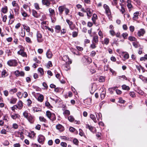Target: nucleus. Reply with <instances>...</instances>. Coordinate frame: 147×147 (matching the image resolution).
<instances>
[{
    "instance_id": "obj_27",
    "label": "nucleus",
    "mask_w": 147,
    "mask_h": 147,
    "mask_svg": "<svg viewBox=\"0 0 147 147\" xmlns=\"http://www.w3.org/2000/svg\"><path fill=\"white\" fill-rule=\"evenodd\" d=\"M90 117L93 121L95 123L97 122V120L96 119V117L94 115L92 114H91L90 115Z\"/></svg>"
},
{
    "instance_id": "obj_28",
    "label": "nucleus",
    "mask_w": 147,
    "mask_h": 147,
    "mask_svg": "<svg viewBox=\"0 0 147 147\" xmlns=\"http://www.w3.org/2000/svg\"><path fill=\"white\" fill-rule=\"evenodd\" d=\"M17 100V99L16 98H12L10 99V103L11 104H14Z\"/></svg>"
},
{
    "instance_id": "obj_9",
    "label": "nucleus",
    "mask_w": 147,
    "mask_h": 147,
    "mask_svg": "<svg viewBox=\"0 0 147 147\" xmlns=\"http://www.w3.org/2000/svg\"><path fill=\"white\" fill-rule=\"evenodd\" d=\"M42 2L43 5L48 7H49L51 4L50 0H42Z\"/></svg>"
},
{
    "instance_id": "obj_64",
    "label": "nucleus",
    "mask_w": 147,
    "mask_h": 147,
    "mask_svg": "<svg viewBox=\"0 0 147 147\" xmlns=\"http://www.w3.org/2000/svg\"><path fill=\"white\" fill-rule=\"evenodd\" d=\"M14 147H20L21 145L19 143H16L13 144Z\"/></svg>"
},
{
    "instance_id": "obj_49",
    "label": "nucleus",
    "mask_w": 147,
    "mask_h": 147,
    "mask_svg": "<svg viewBox=\"0 0 147 147\" xmlns=\"http://www.w3.org/2000/svg\"><path fill=\"white\" fill-rule=\"evenodd\" d=\"M60 144L63 147H66L67 146V144L65 142H61Z\"/></svg>"
},
{
    "instance_id": "obj_42",
    "label": "nucleus",
    "mask_w": 147,
    "mask_h": 147,
    "mask_svg": "<svg viewBox=\"0 0 147 147\" xmlns=\"http://www.w3.org/2000/svg\"><path fill=\"white\" fill-rule=\"evenodd\" d=\"M129 94L132 97L134 98L136 96L135 93L134 92H130L129 93Z\"/></svg>"
},
{
    "instance_id": "obj_21",
    "label": "nucleus",
    "mask_w": 147,
    "mask_h": 147,
    "mask_svg": "<svg viewBox=\"0 0 147 147\" xmlns=\"http://www.w3.org/2000/svg\"><path fill=\"white\" fill-rule=\"evenodd\" d=\"M18 107V109H21L23 107V103L21 101H19L17 105Z\"/></svg>"
},
{
    "instance_id": "obj_52",
    "label": "nucleus",
    "mask_w": 147,
    "mask_h": 147,
    "mask_svg": "<svg viewBox=\"0 0 147 147\" xmlns=\"http://www.w3.org/2000/svg\"><path fill=\"white\" fill-rule=\"evenodd\" d=\"M33 110L34 112H37L39 111H41V110H40L39 108L36 107L34 108L33 109Z\"/></svg>"
},
{
    "instance_id": "obj_13",
    "label": "nucleus",
    "mask_w": 147,
    "mask_h": 147,
    "mask_svg": "<svg viewBox=\"0 0 147 147\" xmlns=\"http://www.w3.org/2000/svg\"><path fill=\"white\" fill-rule=\"evenodd\" d=\"M56 127L57 129L59 130L60 131H63L64 129V127L60 124H58L56 126Z\"/></svg>"
},
{
    "instance_id": "obj_38",
    "label": "nucleus",
    "mask_w": 147,
    "mask_h": 147,
    "mask_svg": "<svg viewBox=\"0 0 147 147\" xmlns=\"http://www.w3.org/2000/svg\"><path fill=\"white\" fill-rule=\"evenodd\" d=\"M79 134L81 136H84V134L83 130L81 129H79Z\"/></svg>"
},
{
    "instance_id": "obj_46",
    "label": "nucleus",
    "mask_w": 147,
    "mask_h": 147,
    "mask_svg": "<svg viewBox=\"0 0 147 147\" xmlns=\"http://www.w3.org/2000/svg\"><path fill=\"white\" fill-rule=\"evenodd\" d=\"M121 9H119L120 11L123 14L125 11L124 8L122 6V4H121Z\"/></svg>"
},
{
    "instance_id": "obj_44",
    "label": "nucleus",
    "mask_w": 147,
    "mask_h": 147,
    "mask_svg": "<svg viewBox=\"0 0 147 147\" xmlns=\"http://www.w3.org/2000/svg\"><path fill=\"white\" fill-rule=\"evenodd\" d=\"M68 120L70 122H73L74 120V118L72 116H70L68 117Z\"/></svg>"
},
{
    "instance_id": "obj_17",
    "label": "nucleus",
    "mask_w": 147,
    "mask_h": 147,
    "mask_svg": "<svg viewBox=\"0 0 147 147\" xmlns=\"http://www.w3.org/2000/svg\"><path fill=\"white\" fill-rule=\"evenodd\" d=\"M97 18L98 17L97 15L95 13L93 15L92 19L94 24H95L96 20L97 19Z\"/></svg>"
},
{
    "instance_id": "obj_32",
    "label": "nucleus",
    "mask_w": 147,
    "mask_h": 147,
    "mask_svg": "<svg viewBox=\"0 0 147 147\" xmlns=\"http://www.w3.org/2000/svg\"><path fill=\"white\" fill-rule=\"evenodd\" d=\"M56 31L57 32H59L61 28L60 26H56L55 28Z\"/></svg>"
},
{
    "instance_id": "obj_11",
    "label": "nucleus",
    "mask_w": 147,
    "mask_h": 147,
    "mask_svg": "<svg viewBox=\"0 0 147 147\" xmlns=\"http://www.w3.org/2000/svg\"><path fill=\"white\" fill-rule=\"evenodd\" d=\"M86 10H87L86 12L87 13V15L88 16V18L89 19L91 16L92 13L90 11V9L87 8L86 9Z\"/></svg>"
},
{
    "instance_id": "obj_39",
    "label": "nucleus",
    "mask_w": 147,
    "mask_h": 147,
    "mask_svg": "<svg viewBox=\"0 0 147 147\" xmlns=\"http://www.w3.org/2000/svg\"><path fill=\"white\" fill-rule=\"evenodd\" d=\"M38 71L40 73L41 75H43L44 72L42 68H39L38 69Z\"/></svg>"
},
{
    "instance_id": "obj_45",
    "label": "nucleus",
    "mask_w": 147,
    "mask_h": 147,
    "mask_svg": "<svg viewBox=\"0 0 147 147\" xmlns=\"http://www.w3.org/2000/svg\"><path fill=\"white\" fill-rule=\"evenodd\" d=\"M99 81L100 82H103L105 81V78L102 76L100 77L99 79Z\"/></svg>"
},
{
    "instance_id": "obj_3",
    "label": "nucleus",
    "mask_w": 147,
    "mask_h": 147,
    "mask_svg": "<svg viewBox=\"0 0 147 147\" xmlns=\"http://www.w3.org/2000/svg\"><path fill=\"white\" fill-rule=\"evenodd\" d=\"M24 48L22 47L20 49V51L18 52V54L21 55L23 57H27V55L26 53L24 52Z\"/></svg>"
},
{
    "instance_id": "obj_20",
    "label": "nucleus",
    "mask_w": 147,
    "mask_h": 147,
    "mask_svg": "<svg viewBox=\"0 0 147 147\" xmlns=\"http://www.w3.org/2000/svg\"><path fill=\"white\" fill-rule=\"evenodd\" d=\"M139 13L138 12H136L134 14V17L133 19L134 20H136L138 18Z\"/></svg>"
},
{
    "instance_id": "obj_8",
    "label": "nucleus",
    "mask_w": 147,
    "mask_h": 147,
    "mask_svg": "<svg viewBox=\"0 0 147 147\" xmlns=\"http://www.w3.org/2000/svg\"><path fill=\"white\" fill-rule=\"evenodd\" d=\"M66 21L68 24L69 28L71 29V30H73L75 28V26L73 24L72 22L68 19L66 20Z\"/></svg>"
},
{
    "instance_id": "obj_41",
    "label": "nucleus",
    "mask_w": 147,
    "mask_h": 147,
    "mask_svg": "<svg viewBox=\"0 0 147 147\" xmlns=\"http://www.w3.org/2000/svg\"><path fill=\"white\" fill-rule=\"evenodd\" d=\"M97 115L96 114L97 118L98 120H99V119L101 118L102 117L101 114L100 113H97Z\"/></svg>"
},
{
    "instance_id": "obj_22",
    "label": "nucleus",
    "mask_w": 147,
    "mask_h": 147,
    "mask_svg": "<svg viewBox=\"0 0 147 147\" xmlns=\"http://www.w3.org/2000/svg\"><path fill=\"white\" fill-rule=\"evenodd\" d=\"M65 9V7L64 6H61L59 7L58 9L60 14H62L63 11Z\"/></svg>"
},
{
    "instance_id": "obj_30",
    "label": "nucleus",
    "mask_w": 147,
    "mask_h": 147,
    "mask_svg": "<svg viewBox=\"0 0 147 147\" xmlns=\"http://www.w3.org/2000/svg\"><path fill=\"white\" fill-rule=\"evenodd\" d=\"M52 115V114L50 111H47L46 115L49 119L51 117Z\"/></svg>"
},
{
    "instance_id": "obj_1",
    "label": "nucleus",
    "mask_w": 147,
    "mask_h": 147,
    "mask_svg": "<svg viewBox=\"0 0 147 147\" xmlns=\"http://www.w3.org/2000/svg\"><path fill=\"white\" fill-rule=\"evenodd\" d=\"M103 7L105 9L106 14L108 16H110L111 15V12L109 6L106 4H104Z\"/></svg>"
},
{
    "instance_id": "obj_57",
    "label": "nucleus",
    "mask_w": 147,
    "mask_h": 147,
    "mask_svg": "<svg viewBox=\"0 0 147 147\" xmlns=\"http://www.w3.org/2000/svg\"><path fill=\"white\" fill-rule=\"evenodd\" d=\"M109 69V67L108 65H106L104 66V69L105 71H108Z\"/></svg>"
},
{
    "instance_id": "obj_59",
    "label": "nucleus",
    "mask_w": 147,
    "mask_h": 147,
    "mask_svg": "<svg viewBox=\"0 0 147 147\" xmlns=\"http://www.w3.org/2000/svg\"><path fill=\"white\" fill-rule=\"evenodd\" d=\"M18 109V107L17 105H15L13 106L12 107H11V109L13 111H14L15 109Z\"/></svg>"
},
{
    "instance_id": "obj_18",
    "label": "nucleus",
    "mask_w": 147,
    "mask_h": 147,
    "mask_svg": "<svg viewBox=\"0 0 147 147\" xmlns=\"http://www.w3.org/2000/svg\"><path fill=\"white\" fill-rule=\"evenodd\" d=\"M1 11L5 14L8 11V8L7 6H4L1 9Z\"/></svg>"
},
{
    "instance_id": "obj_63",
    "label": "nucleus",
    "mask_w": 147,
    "mask_h": 147,
    "mask_svg": "<svg viewBox=\"0 0 147 147\" xmlns=\"http://www.w3.org/2000/svg\"><path fill=\"white\" fill-rule=\"evenodd\" d=\"M129 29L131 32H133L134 30V27L133 26H130L129 27Z\"/></svg>"
},
{
    "instance_id": "obj_2",
    "label": "nucleus",
    "mask_w": 147,
    "mask_h": 147,
    "mask_svg": "<svg viewBox=\"0 0 147 147\" xmlns=\"http://www.w3.org/2000/svg\"><path fill=\"white\" fill-rule=\"evenodd\" d=\"M7 64L10 66H15L18 64L16 60H11L7 62Z\"/></svg>"
},
{
    "instance_id": "obj_6",
    "label": "nucleus",
    "mask_w": 147,
    "mask_h": 147,
    "mask_svg": "<svg viewBox=\"0 0 147 147\" xmlns=\"http://www.w3.org/2000/svg\"><path fill=\"white\" fill-rule=\"evenodd\" d=\"M36 36L37 40L38 42H41L43 41V39L42 38V35L40 32H37Z\"/></svg>"
},
{
    "instance_id": "obj_43",
    "label": "nucleus",
    "mask_w": 147,
    "mask_h": 147,
    "mask_svg": "<svg viewBox=\"0 0 147 147\" xmlns=\"http://www.w3.org/2000/svg\"><path fill=\"white\" fill-rule=\"evenodd\" d=\"M73 142L74 144L77 145H78L79 141L77 139L74 138L73 140Z\"/></svg>"
},
{
    "instance_id": "obj_61",
    "label": "nucleus",
    "mask_w": 147,
    "mask_h": 147,
    "mask_svg": "<svg viewBox=\"0 0 147 147\" xmlns=\"http://www.w3.org/2000/svg\"><path fill=\"white\" fill-rule=\"evenodd\" d=\"M116 92L118 94H120L122 93V92L121 90L118 89L116 90Z\"/></svg>"
},
{
    "instance_id": "obj_50",
    "label": "nucleus",
    "mask_w": 147,
    "mask_h": 147,
    "mask_svg": "<svg viewBox=\"0 0 147 147\" xmlns=\"http://www.w3.org/2000/svg\"><path fill=\"white\" fill-rule=\"evenodd\" d=\"M110 33L112 36H114L115 35V33L114 31L113 30H110L109 31Z\"/></svg>"
},
{
    "instance_id": "obj_24",
    "label": "nucleus",
    "mask_w": 147,
    "mask_h": 147,
    "mask_svg": "<svg viewBox=\"0 0 147 147\" xmlns=\"http://www.w3.org/2000/svg\"><path fill=\"white\" fill-rule=\"evenodd\" d=\"M17 91V89L16 88H14L11 89L9 91V93L11 94H13Z\"/></svg>"
},
{
    "instance_id": "obj_15",
    "label": "nucleus",
    "mask_w": 147,
    "mask_h": 147,
    "mask_svg": "<svg viewBox=\"0 0 147 147\" xmlns=\"http://www.w3.org/2000/svg\"><path fill=\"white\" fill-rule=\"evenodd\" d=\"M11 118L13 119H16L17 118H19L20 117L19 114L16 113H13V114L11 115Z\"/></svg>"
},
{
    "instance_id": "obj_25",
    "label": "nucleus",
    "mask_w": 147,
    "mask_h": 147,
    "mask_svg": "<svg viewBox=\"0 0 147 147\" xmlns=\"http://www.w3.org/2000/svg\"><path fill=\"white\" fill-rule=\"evenodd\" d=\"M109 39L108 38H106L104 39V41H103V43L102 44H105L107 45L108 44L109 42Z\"/></svg>"
},
{
    "instance_id": "obj_23",
    "label": "nucleus",
    "mask_w": 147,
    "mask_h": 147,
    "mask_svg": "<svg viewBox=\"0 0 147 147\" xmlns=\"http://www.w3.org/2000/svg\"><path fill=\"white\" fill-rule=\"evenodd\" d=\"M49 11L50 13V16H53L55 14V12L54 9H52L51 8H49Z\"/></svg>"
},
{
    "instance_id": "obj_37",
    "label": "nucleus",
    "mask_w": 147,
    "mask_h": 147,
    "mask_svg": "<svg viewBox=\"0 0 147 147\" xmlns=\"http://www.w3.org/2000/svg\"><path fill=\"white\" fill-rule=\"evenodd\" d=\"M39 119L40 121L44 123H46L47 121V120L46 119L42 117H39Z\"/></svg>"
},
{
    "instance_id": "obj_36",
    "label": "nucleus",
    "mask_w": 147,
    "mask_h": 147,
    "mask_svg": "<svg viewBox=\"0 0 147 147\" xmlns=\"http://www.w3.org/2000/svg\"><path fill=\"white\" fill-rule=\"evenodd\" d=\"M28 113L27 111H25L23 113V115L24 117L26 118H27L28 117Z\"/></svg>"
},
{
    "instance_id": "obj_62",
    "label": "nucleus",
    "mask_w": 147,
    "mask_h": 147,
    "mask_svg": "<svg viewBox=\"0 0 147 147\" xmlns=\"http://www.w3.org/2000/svg\"><path fill=\"white\" fill-rule=\"evenodd\" d=\"M7 16L6 15L4 16L3 18V21L4 22H6L7 19Z\"/></svg>"
},
{
    "instance_id": "obj_26",
    "label": "nucleus",
    "mask_w": 147,
    "mask_h": 147,
    "mask_svg": "<svg viewBox=\"0 0 147 147\" xmlns=\"http://www.w3.org/2000/svg\"><path fill=\"white\" fill-rule=\"evenodd\" d=\"M93 41L95 43H97L98 42V37L97 36H94L93 37Z\"/></svg>"
},
{
    "instance_id": "obj_56",
    "label": "nucleus",
    "mask_w": 147,
    "mask_h": 147,
    "mask_svg": "<svg viewBox=\"0 0 147 147\" xmlns=\"http://www.w3.org/2000/svg\"><path fill=\"white\" fill-rule=\"evenodd\" d=\"M9 143L7 140H5L3 144L4 146H8L9 145Z\"/></svg>"
},
{
    "instance_id": "obj_53",
    "label": "nucleus",
    "mask_w": 147,
    "mask_h": 147,
    "mask_svg": "<svg viewBox=\"0 0 147 147\" xmlns=\"http://www.w3.org/2000/svg\"><path fill=\"white\" fill-rule=\"evenodd\" d=\"M35 7L36 9H40L39 5L38 3H36L34 4Z\"/></svg>"
},
{
    "instance_id": "obj_10",
    "label": "nucleus",
    "mask_w": 147,
    "mask_h": 147,
    "mask_svg": "<svg viewBox=\"0 0 147 147\" xmlns=\"http://www.w3.org/2000/svg\"><path fill=\"white\" fill-rule=\"evenodd\" d=\"M27 119L30 123H34V119L33 116L31 115H29Z\"/></svg>"
},
{
    "instance_id": "obj_19",
    "label": "nucleus",
    "mask_w": 147,
    "mask_h": 147,
    "mask_svg": "<svg viewBox=\"0 0 147 147\" xmlns=\"http://www.w3.org/2000/svg\"><path fill=\"white\" fill-rule=\"evenodd\" d=\"M122 88L123 90L127 91L129 90L130 89V88L129 87V86H127L125 84L123 85L122 86Z\"/></svg>"
},
{
    "instance_id": "obj_51",
    "label": "nucleus",
    "mask_w": 147,
    "mask_h": 147,
    "mask_svg": "<svg viewBox=\"0 0 147 147\" xmlns=\"http://www.w3.org/2000/svg\"><path fill=\"white\" fill-rule=\"evenodd\" d=\"M24 29H26L27 32H30V28L29 26H24Z\"/></svg>"
},
{
    "instance_id": "obj_35",
    "label": "nucleus",
    "mask_w": 147,
    "mask_h": 147,
    "mask_svg": "<svg viewBox=\"0 0 147 147\" xmlns=\"http://www.w3.org/2000/svg\"><path fill=\"white\" fill-rule=\"evenodd\" d=\"M43 96L42 95H40L38 98V101L42 102L43 100Z\"/></svg>"
},
{
    "instance_id": "obj_55",
    "label": "nucleus",
    "mask_w": 147,
    "mask_h": 147,
    "mask_svg": "<svg viewBox=\"0 0 147 147\" xmlns=\"http://www.w3.org/2000/svg\"><path fill=\"white\" fill-rule=\"evenodd\" d=\"M26 41L28 43H31V40L28 37H26Z\"/></svg>"
},
{
    "instance_id": "obj_12",
    "label": "nucleus",
    "mask_w": 147,
    "mask_h": 147,
    "mask_svg": "<svg viewBox=\"0 0 147 147\" xmlns=\"http://www.w3.org/2000/svg\"><path fill=\"white\" fill-rule=\"evenodd\" d=\"M46 55L47 57L49 59L51 58L53 56L51 52L49 50H48L47 51Z\"/></svg>"
},
{
    "instance_id": "obj_4",
    "label": "nucleus",
    "mask_w": 147,
    "mask_h": 147,
    "mask_svg": "<svg viewBox=\"0 0 147 147\" xmlns=\"http://www.w3.org/2000/svg\"><path fill=\"white\" fill-rule=\"evenodd\" d=\"M45 138L44 136L41 135L38 136V142L40 144H42L44 142Z\"/></svg>"
},
{
    "instance_id": "obj_58",
    "label": "nucleus",
    "mask_w": 147,
    "mask_h": 147,
    "mask_svg": "<svg viewBox=\"0 0 147 147\" xmlns=\"http://www.w3.org/2000/svg\"><path fill=\"white\" fill-rule=\"evenodd\" d=\"M5 53L8 54V56L10 55L11 52L9 49H7L5 50Z\"/></svg>"
},
{
    "instance_id": "obj_14",
    "label": "nucleus",
    "mask_w": 147,
    "mask_h": 147,
    "mask_svg": "<svg viewBox=\"0 0 147 147\" xmlns=\"http://www.w3.org/2000/svg\"><path fill=\"white\" fill-rule=\"evenodd\" d=\"M63 68L65 70L67 71L70 69L69 64L66 63L62 66Z\"/></svg>"
},
{
    "instance_id": "obj_31",
    "label": "nucleus",
    "mask_w": 147,
    "mask_h": 147,
    "mask_svg": "<svg viewBox=\"0 0 147 147\" xmlns=\"http://www.w3.org/2000/svg\"><path fill=\"white\" fill-rule=\"evenodd\" d=\"M128 39L130 41H136L137 40L134 37L132 36H130L128 38Z\"/></svg>"
},
{
    "instance_id": "obj_40",
    "label": "nucleus",
    "mask_w": 147,
    "mask_h": 147,
    "mask_svg": "<svg viewBox=\"0 0 147 147\" xmlns=\"http://www.w3.org/2000/svg\"><path fill=\"white\" fill-rule=\"evenodd\" d=\"M21 12L22 15L24 17H26L27 16V14L24 10H21Z\"/></svg>"
},
{
    "instance_id": "obj_54",
    "label": "nucleus",
    "mask_w": 147,
    "mask_h": 147,
    "mask_svg": "<svg viewBox=\"0 0 147 147\" xmlns=\"http://www.w3.org/2000/svg\"><path fill=\"white\" fill-rule=\"evenodd\" d=\"M122 36L125 39L127 38V36H128V34L127 33H123L122 34Z\"/></svg>"
},
{
    "instance_id": "obj_60",
    "label": "nucleus",
    "mask_w": 147,
    "mask_h": 147,
    "mask_svg": "<svg viewBox=\"0 0 147 147\" xmlns=\"http://www.w3.org/2000/svg\"><path fill=\"white\" fill-rule=\"evenodd\" d=\"M90 47L92 49H94L96 47V45L94 42L90 45Z\"/></svg>"
},
{
    "instance_id": "obj_34",
    "label": "nucleus",
    "mask_w": 147,
    "mask_h": 147,
    "mask_svg": "<svg viewBox=\"0 0 147 147\" xmlns=\"http://www.w3.org/2000/svg\"><path fill=\"white\" fill-rule=\"evenodd\" d=\"M53 121L56 119V117L55 114L54 113H52L51 117L49 119Z\"/></svg>"
},
{
    "instance_id": "obj_16",
    "label": "nucleus",
    "mask_w": 147,
    "mask_h": 147,
    "mask_svg": "<svg viewBox=\"0 0 147 147\" xmlns=\"http://www.w3.org/2000/svg\"><path fill=\"white\" fill-rule=\"evenodd\" d=\"M145 31L144 29H141L138 32V35L139 36H143L145 33Z\"/></svg>"
},
{
    "instance_id": "obj_7",
    "label": "nucleus",
    "mask_w": 147,
    "mask_h": 147,
    "mask_svg": "<svg viewBox=\"0 0 147 147\" xmlns=\"http://www.w3.org/2000/svg\"><path fill=\"white\" fill-rule=\"evenodd\" d=\"M86 127L87 128H88L90 131L93 133H95L96 131L95 127L89 125L88 124L86 125Z\"/></svg>"
},
{
    "instance_id": "obj_47",
    "label": "nucleus",
    "mask_w": 147,
    "mask_h": 147,
    "mask_svg": "<svg viewBox=\"0 0 147 147\" xmlns=\"http://www.w3.org/2000/svg\"><path fill=\"white\" fill-rule=\"evenodd\" d=\"M6 73L7 72L6 70H3L2 72L1 77H5V75Z\"/></svg>"
},
{
    "instance_id": "obj_33",
    "label": "nucleus",
    "mask_w": 147,
    "mask_h": 147,
    "mask_svg": "<svg viewBox=\"0 0 147 147\" xmlns=\"http://www.w3.org/2000/svg\"><path fill=\"white\" fill-rule=\"evenodd\" d=\"M32 11L33 15L35 17L38 18V15L36 11L34 10H33Z\"/></svg>"
},
{
    "instance_id": "obj_29",
    "label": "nucleus",
    "mask_w": 147,
    "mask_h": 147,
    "mask_svg": "<svg viewBox=\"0 0 147 147\" xmlns=\"http://www.w3.org/2000/svg\"><path fill=\"white\" fill-rule=\"evenodd\" d=\"M105 94L106 91H105L104 90L100 94V97L102 99L105 98Z\"/></svg>"
},
{
    "instance_id": "obj_5",
    "label": "nucleus",
    "mask_w": 147,
    "mask_h": 147,
    "mask_svg": "<svg viewBox=\"0 0 147 147\" xmlns=\"http://www.w3.org/2000/svg\"><path fill=\"white\" fill-rule=\"evenodd\" d=\"M8 18H9V24H12L13 22L15 19L13 15L10 12V14L8 16Z\"/></svg>"
},
{
    "instance_id": "obj_48",
    "label": "nucleus",
    "mask_w": 147,
    "mask_h": 147,
    "mask_svg": "<svg viewBox=\"0 0 147 147\" xmlns=\"http://www.w3.org/2000/svg\"><path fill=\"white\" fill-rule=\"evenodd\" d=\"M12 127L14 129H16L18 128V126L16 123H14L13 124Z\"/></svg>"
}]
</instances>
